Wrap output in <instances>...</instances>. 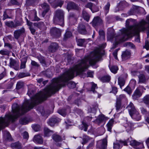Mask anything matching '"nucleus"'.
<instances>
[{
  "label": "nucleus",
  "instance_id": "obj_1",
  "mask_svg": "<svg viewBox=\"0 0 149 149\" xmlns=\"http://www.w3.org/2000/svg\"><path fill=\"white\" fill-rule=\"evenodd\" d=\"M132 19H129L126 21V28H123L120 30L121 34L115 37V34L113 31L111 32H109L107 33V38L108 40L112 39L114 37H115V43L117 45L120 42H122L127 40L130 33L133 32H137L140 31H143L145 29L146 23L144 20H142L138 24L133 26L129 25L130 22H132Z\"/></svg>",
  "mask_w": 149,
  "mask_h": 149
},
{
  "label": "nucleus",
  "instance_id": "obj_2",
  "mask_svg": "<svg viewBox=\"0 0 149 149\" xmlns=\"http://www.w3.org/2000/svg\"><path fill=\"white\" fill-rule=\"evenodd\" d=\"M64 13L61 10H57L53 18L54 23L63 26L64 24Z\"/></svg>",
  "mask_w": 149,
  "mask_h": 149
},
{
  "label": "nucleus",
  "instance_id": "obj_3",
  "mask_svg": "<svg viewBox=\"0 0 149 149\" xmlns=\"http://www.w3.org/2000/svg\"><path fill=\"white\" fill-rule=\"evenodd\" d=\"M129 113L132 118L137 121L139 120L141 118V116L136 110L133 103L131 102L127 106Z\"/></svg>",
  "mask_w": 149,
  "mask_h": 149
},
{
  "label": "nucleus",
  "instance_id": "obj_4",
  "mask_svg": "<svg viewBox=\"0 0 149 149\" xmlns=\"http://www.w3.org/2000/svg\"><path fill=\"white\" fill-rule=\"evenodd\" d=\"M50 33L52 36L56 38L59 37L61 34L60 30L55 27L52 28L51 29Z\"/></svg>",
  "mask_w": 149,
  "mask_h": 149
},
{
  "label": "nucleus",
  "instance_id": "obj_5",
  "mask_svg": "<svg viewBox=\"0 0 149 149\" xmlns=\"http://www.w3.org/2000/svg\"><path fill=\"white\" fill-rule=\"evenodd\" d=\"M107 145V140L106 138L103 139L102 141H98L97 146L101 149H105Z\"/></svg>",
  "mask_w": 149,
  "mask_h": 149
},
{
  "label": "nucleus",
  "instance_id": "obj_6",
  "mask_svg": "<svg viewBox=\"0 0 149 149\" xmlns=\"http://www.w3.org/2000/svg\"><path fill=\"white\" fill-rule=\"evenodd\" d=\"M94 27L98 26L102 24V20L99 17H95L91 23Z\"/></svg>",
  "mask_w": 149,
  "mask_h": 149
},
{
  "label": "nucleus",
  "instance_id": "obj_7",
  "mask_svg": "<svg viewBox=\"0 0 149 149\" xmlns=\"http://www.w3.org/2000/svg\"><path fill=\"white\" fill-rule=\"evenodd\" d=\"M25 32V30L23 27L15 31L14 32V36L15 38L16 39H18L21 35L24 33Z\"/></svg>",
  "mask_w": 149,
  "mask_h": 149
},
{
  "label": "nucleus",
  "instance_id": "obj_8",
  "mask_svg": "<svg viewBox=\"0 0 149 149\" xmlns=\"http://www.w3.org/2000/svg\"><path fill=\"white\" fill-rule=\"evenodd\" d=\"M130 144L132 146H136L138 149H141L143 148V144L142 143L136 141L135 140H132L130 141Z\"/></svg>",
  "mask_w": 149,
  "mask_h": 149
},
{
  "label": "nucleus",
  "instance_id": "obj_9",
  "mask_svg": "<svg viewBox=\"0 0 149 149\" xmlns=\"http://www.w3.org/2000/svg\"><path fill=\"white\" fill-rule=\"evenodd\" d=\"M58 48V44L56 42H53L51 43L48 49L49 52H54L57 50Z\"/></svg>",
  "mask_w": 149,
  "mask_h": 149
},
{
  "label": "nucleus",
  "instance_id": "obj_10",
  "mask_svg": "<svg viewBox=\"0 0 149 149\" xmlns=\"http://www.w3.org/2000/svg\"><path fill=\"white\" fill-rule=\"evenodd\" d=\"M40 6L44 10L42 14L44 17L46 13L49 10L50 7L48 4L45 3L41 4Z\"/></svg>",
  "mask_w": 149,
  "mask_h": 149
},
{
  "label": "nucleus",
  "instance_id": "obj_11",
  "mask_svg": "<svg viewBox=\"0 0 149 149\" xmlns=\"http://www.w3.org/2000/svg\"><path fill=\"white\" fill-rule=\"evenodd\" d=\"M60 120L58 118H50L47 122L49 125L51 126H54L55 124L60 121Z\"/></svg>",
  "mask_w": 149,
  "mask_h": 149
},
{
  "label": "nucleus",
  "instance_id": "obj_12",
  "mask_svg": "<svg viewBox=\"0 0 149 149\" xmlns=\"http://www.w3.org/2000/svg\"><path fill=\"white\" fill-rule=\"evenodd\" d=\"M10 66L13 68L15 70H17L19 69V64L17 63L16 61L14 59L10 58Z\"/></svg>",
  "mask_w": 149,
  "mask_h": 149
},
{
  "label": "nucleus",
  "instance_id": "obj_13",
  "mask_svg": "<svg viewBox=\"0 0 149 149\" xmlns=\"http://www.w3.org/2000/svg\"><path fill=\"white\" fill-rule=\"evenodd\" d=\"M142 95V93L140 91V90L137 88L135 91L132 95V98L134 100H137Z\"/></svg>",
  "mask_w": 149,
  "mask_h": 149
},
{
  "label": "nucleus",
  "instance_id": "obj_14",
  "mask_svg": "<svg viewBox=\"0 0 149 149\" xmlns=\"http://www.w3.org/2000/svg\"><path fill=\"white\" fill-rule=\"evenodd\" d=\"M131 53L130 50H126L123 52L122 55V58L123 60H125L129 58L131 56Z\"/></svg>",
  "mask_w": 149,
  "mask_h": 149
},
{
  "label": "nucleus",
  "instance_id": "obj_15",
  "mask_svg": "<svg viewBox=\"0 0 149 149\" xmlns=\"http://www.w3.org/2000/svg\"><path fill=\"white\" fill-rule=\"evenodd\" d=\"M78 31L79 32L82 34H85L87 33L85 26L83 24L79 25Z\"/></svg>",
  "mask_w": 149,
  "mask_h": 149
},
{
  "label": "nucleus",
  "instance_id": "obj_16",
  "mask_svg": "<svg viewBox=\"0 0 149 149\" xmlns=\"http://www.w3.org/2000/svg\"><path fill=\"white\" fill-rule=\"evenodd\" d=\"M146 19L147 21L144 20V21L146 23V29L143 31H140L136 33H138V32H140L144 31L145 30H146L147 35V38H148L149 37V15L146 17Z\"/></svg>",
  "mask_w": 149,
  "mask_h": 149
},
{
  "label": "nucleus",
  "instance_id": "obj_17",
  "mask_svg": "<svg viewBox=\"0 0 149 149\" xmlns=\"http://www.w3.org/2000/svg\"><path fill=\"white\" fill-rule=\"evenodd\" d=\"M67 8L68 10L71 9L78 10V6L74 2H71L68 4Z\"/></svg>",
  "mask_w": 149,
  "mask_h": 149
},
{
  "label": "nucleus",
  "instance_id": "obj_18",
  "mask_svg": "<svg viewBox=\"0 0 149 149\" xmlns=\"http://www.w3.org/2000/svg\"><path fill=\"white\" fill-rule=\"evenodd\" d=\"M134 124L130 122L126 123L124 125V127L126 129V131L128 132L131 130L134 129Z\"/></svg>",
  "mask_w": 149,
  "mask_h": 149
},
{
  "label": "nucleus",
  "instance_id": "obj_19",
  "mask_svg": "<svg viewBox=\"0 0 149 149\" xmlns=\"http://www.w3.org/2000/svg\"><path fill=\"white\" fill-rule=\"evenodd\" d=\"M33 141L34 142L40 144H42L43 142L42 138L41 136L38 135H35L34 136Z\"/></svg>",
  "mask_w": 149,
  "mask_h": 149
},
{
  "label": "nucleus",
  "instance_id": "obj_20",
  "mask_svg": "<svg viewBox=\"0 0 149 149\" xmlns=\"http://www.w3.org/2000/svg\"><path fill=\"white\" fill-rule=\"evenodd\" d=\"M114 122L113 119H112L109 121L107 125V130L110 132H111V129L113 124Z\"/></svg>",
  "mask_w": 149,
  "mask_h": 149
},
{
  "label": "nucleus",
  "instance_id": "obj_21",
  "mask_svg": "<svg viewBox=\"0 0 149 149\" xmlns=\"http://www.w3.org/2000/svg\"><path fill=\"white\" fill-rule=\"evenodd\" d=\"M44 132L45 136H49L53 133L52 131L50 130L49 129L46 127H45L44 129Z\"/></svg>",
  "mask_w": 149,
  "mask_h": 149
},
{
  "label": "nucleus",
  "instance_id": "obj_22",
  "mask_svg": "<svg viewBox=\"0 0 149 149\" xmlns=\"http://www.w3.org/2000/svg\"><path fill=\"white\" fill-rule=\"evenodd\" d=\"M82 17L86 21L88 22L89 20L90 16L85 11L83 10L82 12Z\"/></svg>",
  "mask_w": 149,
  "mask_h": 149
},
{
  "label": "nucleus",
  "instance_id": "obj_23",
  "mask_svg": "<svg viewBox=\"0 0 149 149\" xmlns=\"http://www.w3.org/2000/svg\"><path fill=\"white\" fill-rule=\"evenodd\" d=\"M105 120V118L104 115H99L98 118L96 119V122L97 124H99Z\"/></svg>",
  "mask_w": 149,
  "mask_h": 149
},
{
  "label": "nucleus",
  "instance_id": "obj_24",
  "mask_svg": "<svg viewBox=\"0 0 149 149\" xmlns=\"http://www.w3.org/2000/svg\"><path fill=\"white\" fill-rule=\"evenodd\" d=\"M52 137L53 139L56 142L60 141L62 140L61 136L56 134H53Z\"/></svg>",
  "mask_w": 149,
  "mask_h": 149
},
{
  "label": "nucleus",
  "instance_id": "obj_25",
  "mask_svg": "<svg viewBox=\"0 0 149 149\" xmlns=\"http://www.w3.org/2000/svg\"><path fill=\"white\" fill-rule=\"evenodd\" d=\"M139 79V82L141 83H144L146 81V79L145 75L143 74H140L138 76Z\"/></svg>",
  "mask_w": 149,
  "mask_h": 149
},
{
  "label": "nucleus",
  "instance_id": "obj_26",
  "mask_svg": "<svg viewBox=\"0 0 149 149\" xmlns=\"http://www.w3.org/2000/svg\"><path fill=\"white\" fill-rule=\"evenodd\" d=\"M10 53V52L6 49H3L0 51V54L2 55L8 56Z\"/></svg>",
  "mask_w": 149,
  "mask_h": 149
},
{
  "label": "nucleus",
  "instance_id": "obj_27",
  "mask_svg": "<svg viewBox=\"0 0 149 149\" xmlns=\"http://www.w3.org/2000/svg\"><path fill=\"white\" fill-rule=\"evenodd\" d=\"M124 46L128 48H134L135 46L132 43L130 42H125L124 45Z\"/></svg>",
  "mask_w": 149,
  "mask_h": 149
},
{
  "label": "nucleus",
  "instance_id": "obj_28",
  "mask_svg": "<svg viewBox=\"0 0 149 149\" xmlns=\"http://www.w3.org/2000/svg\"><path fill=\"white\" fill-rule=\"evenodd\" d=\"M28 122V120L25 117L22 118L19 120L20 123L22 125H26L27 124Z\"/></svg>",
  "mask_w": 149,
  "mask_h": 149
},
{
  "label": "nucleus",
  "instance_id": "obj_29",
  "mask_svg": "<svg viewBox=\"0 0 149 149\" xmlns=\"http://www.w3.org/2000/svg\"><path fill=\"white\" fill-rule=\"evenodd\" d=\"M72 36V33L70 31H67L65 34L63 39L64 40H66L67 39L70 38Z\"/></svg>",
  "mask_w": 149,
  "mask_h": 149
},
{
  "label": "nucleus",
  "instance_id": "obj_30",
  "mask_svg": "<svg viewBox=\"0 0 149 149\" xmlns=\"http://www.w3.org/2000/svg\"><path fill=\"white\" fill-rule=\"evenodd\" d=\"M118 83L120 87L123 86L125 83V81L124 78L121 77H119Z\"/></svg>",
  "mask_w": 149,
  "mask_h": 149
},
{
  "label": "nucleus",
  "instance_id": "obj_31",
  "mask_svg": "<svg viewBox=\"0 0 149 149\" xmlns=\"http://www.w3.org/2000/svg\"><path fill=\"white\" fill-rule=\"evenodd\" d=\"M90 140L89 137L86 135H84L83 136V141L81 142V143L83 145H84L87 143Z\"/></svg>",
  "mask_w": 149,
  "mask_h": 149
},
{
  "label": "nucleus",
  "instance_id": "obj_32",
  "mask_svg": "<svg viewBox=\"0 0 149 149\" xmlns=\"http://www.w3.org/2000/svg\"><path fill=\"white\" fill-rule=\"evenodd\" d=\"M110 79V78L109 76H105L102 77L100 80L101 81L103 82H109Z\"/></svg>",
  "mask_w": 149,
  "mask_h": 149
},
{
  "label": "nucleus",
  "instance_id": "obj_33",
  "mask_svg": "<svg viewBox=\"0 0 149 149\" xmlns=\"http://www.w3.org/2000/svg\"><path fill=\"white\" fill-rule=\"evenodd\" d=\"M11 146L13 148L19 149L21 148V144L19 142L11 144Z\"/></svg>",
  "mask_w": 149,
  "mask_h": 149
},
{
  "label": "nucleus",
  "instance_id": "obj_34",
  "mask_svg": "<svg viewBox=\"0 0 149 149\" xmlns=\"http://www.w3.org/2000/svg\"><path fill=\"white\" fill-rule=\"evenodd\" d=\"M30 76V74L28 72H22L20 73L18 75L19 77L22 78L24 77L29 76Z\"/></svg>",
  "mask_w": 149,
  "mask_h": 149
},
{
  "label": "nucleus",
  "instance_id": "obj_35",
  "mask_svg": "<svg viewBox=\"0 0 149 149\" xmlns=\"http://www.w3.org/2000/svg\"><path fill=\"white\" fill-rule=\"evenodd\" d=\"M116 107L117 110H119L121 108V101L118 98H117Z\"/></svg>",
  "mask_w": 149,
  "mask_h": 149
},
{
  "label": "nucleus",
  "instance_id": "obj_36",
  "mask_svg": "<svg viewBox=\"0 0 149 149\" xmlns=\"http://www.w3.org/2000/svg\"><path fill=\"white\" fill-rule=\"evenodd\" d=\"M37 58L42 64H45V61L44 57L41 55L38 56L37 57Z\"/></svg>",
  "mask_w": 149,
  "mask_h": 149
},
{
  "label": "nucleus",
  "instance_id": "obj_37",
  "mask_svg": "<svg viewBox=\"0 0 149 149\" xmlns=\"http://www.w3.org/2000/svg\"><path fill=\"white\" fill-rule=\"evenodd\" d=\"M24 86V83L23 82L19 81L17 83L16 88L19 89L22 88Z\"/></svg>",
  "mask_w": 149,
  "mask_h": 149
},
{
  "label": "nucleus",
  "instance_id": "obj_38",
  "mask_svg": "<svg viewBox=\"0 0 149 149\" xmlns=\"http://www.w3.org/2000/svg\"><path fill=\"white\" fill-rule=\"evenodd\" d=\"M85 41L84 39H79L77 40V45L79 46H82Z\"/></svg>",
  "mask_w": 149,
  "mask_h": 149
},
{
  "label": "nucleus",
  "instance_id": "obj_39",
  "mask_svg": "<svg viewBox=\"0 0 149 149\" xmlns=\"http://www.w3.org/2000/svg\"><path fill=\"white\" fill-rule=\"evenodd\" d=\"M98 108V106L97 104H95V106H93L92 108H91V110H88L89 111L95 113L96 111Z\"/></svg>",
  "mask_w": 149,
  "mask_h": 149
},
{
  "label": "nucleus",
  "instance_id": "obj_40",
  "mask_svg": "<svg viewBox=\"0 0 149 149\" xmlns=\"http://www.w3.org/2000/svg\"><path fill=\"white\" fill-rule=\"evenodd\" d=\"M67 85L69 88H73L76 86V84L73 82L70 81L67 84Z\"/></svg>",
  "mask_w": 149,
  "mask_h": 149
},
{
  "label": "nucleus",
  "instance_id": "obj_41",
  "mask_svg": "<svg viewBox=\"0 0 149 149\" xmlns=\"http://www.w3.org/2000/svg\"><path fill=\"white\" fill-rule=\"evenodd\" d=\"M143 102L146 104H149V95L145 96L143 99Z\"/></svg>",
  "mask_w": 149,
  "mask_h": 149
},
{
  "label": "nucleus",
  "instance_id": "obj_42",
  "mask_svg": "<svg viewBox=\"0 0 149 149\" xmlns=\"http://www.w3.org/2000/svg\"><path fill=\"white\" fill-rule=\"evenodd\" d=\"M58 113L62 116H65L66 114L65 110V109H60L58 111Z\"/></svg>",
  "mask_w": 149,
  "mask_h": 149
},
{
  "label": "nucleus",
  "instance_id": "obj_43",
  "mask_svg": "<svg viewBox=\"0 0 149 149\" xmlns=\"http://www.w3.org/2000/svg\"><path fill=\"white\" fill-rule=\"evenodd\" d=\"M110 68L111 71L113 73H116L118 70V67L116 66H113Z\"/></svg>",
  "mask_w": 149,
  "mask_h": 149
},
{
  "label": "nucleus",
  "instance_id": "obj_44",
  "mask_svg": "<svg viewBox=\"0 0 149 149\" xmlns=\"http://www.w3.org/2000/svg\"><path fill=\"white\" fill-rule=\"evenodd\" d=\"M6 25L11 28H15L14 23L12 21L7 22H5Z\"/></svg>",
  "mask_w": 149,
  "mask_h": 149
},
{
  "label": "nucleus",
  "instance_id": "obj_45",
  "mask_svg": "<svg viewBox=\"0 0 149 149\" xmlns=\"http://www.w3.org/2000/svg\"><path fill=\"white\" fill-rule=\"evenodd\" d=\"M110 6V3L109 2H108L107 5H106L104 7V10L106 14L108 13L109 12Z\"/></svg>",
  "mask_w": 149,
  "mask_h": 149
},
{
  "label": "nucleus",
  "instance_id": "obj_46",
  "mask_svg": "<svg viewBox=\"0 0 149 149\" xmlns=\"http://www.w3.org/2000/svg\"><path fill=\"white\" fill-rule=\"evenodd\" d=\"M100 37L101 39H104L105 38V33L103 30H100L99 31Z\"/></svg>",
  "mask_w": 149,
  "mask_h": 149
},
{
  "label": "nucleus",
  "instance_id": "obj_47",
  "mask_svg": "<svg viewBox=\"0 0 149 149\" xmlns=\"http://www.w3.org/2000/svg\"><path fill=\"white\" fill-rule=\"evenodd\" d=\"M139 33L138 32V33H136L135 32H131V33H130L131 34H136L137 35L136 36V38L135 39V41L137 42H140V37H139Z\"/></svg>",
  "mask_w": 149,
  "mask_h": 149
},
{
  "label": "nucleus",
  "instance_id": "obj_48",
  "mask_svg": "<svg viewBox=\"0 0 149 149\" xmlns=\"http://www.w3.org/2000/svg\"><path fill=\"white\" fill-rule=\"evenodd\" d=\"M10 11V10H6L4 12L3 14V20H4L5 19L9 18L8 15H7V13H8V12Z\"/></svg>",
  "mask_w": 149,
  "mask_h": 149
},
{
  "label": "nucleus",
  "instance_id": "obj_49",
  "mask_svg": "<svg viewBox=\"0 0 149 149\" xmlns=\"http://www.w3.org/2000/svg\"><path fill=\"white\" fill-rule=\"evenodd\" d=\"M34 93V91L33 89L31 88H29L27 94L30 97H31V96Z\"/></svg>",
  "mask_w": 149,
  "mask_h": 149
},
{
  "label": "nucleus",
  "instance_id": "obj_50",
  "mask_svg": "<svg viewBox=\"0 0 149 149\" xmlns=\"http://www.w3.org/2000/svg\"><path fill=\"white\" fill-rule=\"evenodd\" d=\"M69 18L70 19H73L75 20H77V17L74 14L72 13L70 14Z\"/></svg>",
  "mask_w": 149,
  "mask_h": 149
},
{
  "label": "nucleus",
  "instance_id": "obj_51",
  "mask_svg": "<svg viewBox=\"0 0 149 149\" xmlns=\"http://www.w3.org/2000/svg\"><path fill=\"white\" fill-rule=\"evenodd\" d=\"M93 6V3L89 2L88 3L85 5V7L86 8H89L92 11V7Z\"/></svg>",
  "mask_w": 149,
  "mask_h": 149
},
{
  "label": "nucleus",
  "instance_id": "obj_52",
  "mask_svg": "<svg viewBox=\"0 0 149 149\" xmlns=\"http://www.w3.org/2000/svg\"><path fill=\"white\" fill-rule=\"evenodd\" d=\"M74 111L75 113L80 115H81L83 113L81 109L77 108H74Z\"/></svg>",
  "mask_w": 149,
  "mask_h": 149
},
{
  "label": "nucleus",
  "instance_id": "obj_53",
  "mask_svg": "<svg viewBox=\"0 0 149 149\" xmlns=\"http://www.w3.org/2000/svg\"><path fill=\"white\" fill-rule=\"evenodd\" d=\"M97 86L96 84L94 83L92 84L91 88V91H93L94 93H95V92H96L95 91V89L96 88H97Z\"/></svg>",
  "mask_w": 149,
  "mask_h": 149
},
{
  "label": "nucleus",
  "instance_id": "obj_54",
  "mask_svg": "<svg viewBox=\"0 0 149 149\" xmlns=\"http://www.w3.org/2000/svg\"><path fill=\"white\" fill-rule=\"evenodd\" d=\"M42 24L43 23L37 22L34 23L33 25L35 26L36 27L38 28H40L41 27L42 25Z\"/></svg>",
  "mask_w": 149,
  "mask_h": 149
},
{
  "label": "nucleus",
  "instance_id": "obj_55",
  "mask_svg": "<svg viewBox=\"0 0 149 149\" xmlns=\"http://www.w3.org/2000/svg\"><path fill=\"white\" fill-rule=\"evenodd\" d=\"M124 91L126 92L129 94H130L132 93V90L131 88L128 86H127L126 88H125L124 89Z\"/></svg>",
  "mask_w": 149,
  "mask_h": 149
},
{
  "label": "nucleus",
  "instance_id": "obj_56",
  "mask_svg": "<svg viewBox=\"0 0 149 149\" xmlns=\"http://www.w3.org/2000/svg\"><path fill=\"white\" fill-rule=\"evenodd\" d=\"M26 61H25L22 62L20 67V69L24 68H25L26 63Z\"/></svg>",
  "mask_w": 149,
  "mask_h": 149
},
{
  "label": "nucleus",
  "instance_id": "obj_57",
  "mask_svg": "<svg viewBox=\"0 0 149 149\" xmlns=\"http://www.w3.org/2000/svg\"><path fill=\"white\" fill-rule=\"evenodd\" d=\"M143 47L146 48L147 50H148L149 49V42L148 41L146 40L145 41V46Z\"/></svg>",
  "mask_w": 149,
  "mask_h": 149
},
{
  "label": "nucleus",
  "instance_id": "obj_58",
  "mask_svg": "<svg viewBox=\"0 0 149 149\" xmlns=\"http://www.w3.org/2000/svg\"><path fill=\"white\" fill-rule=\"evenodd\" d=\"M118 49H116L114 51V52H113V56H114L115 58L116 59H118L117 55V53H118Z\"/></svg>",
  "mask_w": 149,
  "mask_h": 149
},
{
  "label": "nucleus",
  "instance_id": "obj_59",
  "mask_svg": "<svg viewBox=\"0 0 149 149\" xmlns=\"http://www.w3.org/2000/svg\"><path fill=\"white\" fill-rule=\"evenodd\" d=\"M23 137L25 139H28L29 138V136L28 133L26 132H25L22 133Z\"/></svg>",
  "mask_w": 149,
  "mask_h": 149
},
{
  "label": "nucleus",
  "instance_id": "obj_60",
  "mask_svg": "<svg viewBox=\"0 0 149 149\" xmlns=\"http://www.w3.org/2000/svg\"><path fill=\"white\" fill-rule=\"evenodd\" d=\"M120 144L118 143H114L113 149H119Z\"/></svg>",
  "mask_w": 149,
  "mask_h": 149
},
{
  "label": "nucleus",
  "instance_id": "obj_61",
  "mask_svg": "<svg viewBox=\"0 0 149 149\" xmlns=\"http://www.w3.org/2000/svg\"><path fill=\"white\" fill-rule=\"evenodd\" d=\"M140 109L141 112L142 113L145 114L146 115H147V112L146 109H145L143 107L141 108Z\"/></svg>",
  "mask_w": 149,
  "mask_h": 149
},
{
  "label": "nucleus",
  "instance_id": "obj_62",
  "mask_svg": "<svg viewBox=\"0 0 149 149\" xmlns=\"http://www.w3.org/2000/svg\"><path fill=\"white\" fill-rule=\"evenodd\" d=\"M4 46L8 47L10 49L12 48V46L11 45L8 43H5L4 44Z\"/></svg>",
  "mask_w": 149,
  "mask_h": 149
},
{
  "label": "nucleus",
  "instance_id": "obj_63",
  "mask_svg": "<svg viewBox=\"0 0 149 149\" xmlns=\"http://www.w3.org/2000/svg\"><path fill=\"white\" fill-rule=\"evenodd\" d=\"M22 23L19 21H16L15 24H14L15 28L17 26H21L22 25Z\"/></svg>",
  "mask_w": 149,
  "mask_h": 149
},
{
  "label": "nucleus",
  "instance_id": "obj_64",
  "mask_svg": "<svg viewBox=\"0 0 149 149\" xmlns=\"http://www.w3.org/2000/svg\"><path fill=\"white\" fill-rule=\"evenodd\" d=\"M94 145V142L91 143L87 147V149H92V148Z\"/></svg>",
  "mask_w": 149,
  "mask_h": 149
}]
</instances>
